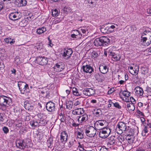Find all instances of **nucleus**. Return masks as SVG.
<instances>
[{"mask_svg":"<svg viewBox=\"0 0 151 151\" xmlns=\"http://www.w3.org/2000/svg\"><path fill=\"white\" fill-rule=\"evenodd\" d=\"M141 42L144 46L149 45L151 43V32L145 30L141 34Z\"/></svg>","mask_w":151,"mask_h":151,"instance_id":"nucleus-1","label":"nucleus"},{"mask_svg":"<svg viewBox=\"0 0 151 151\" xmlns=\"http://www.w3.org/2000/svg\"><path fill=\"white\" fill-rule=\"evenodd\" d=\"M110 40L107 37L102 36L96 38L94 41V45L96 46L107 45L109 42Z\"/></svg>","mask_w":151,"mask_h":151,"instance_id":"nucleus-2","label":"nucleus"},{"mask_svg":"<svg viewBox=\"0 0 151 151\" xmlns=\"http://www.w3.org/2000/svg\"><path fill=\"white\" fill-rule=\"evenodd\" d=\"M12 99L9 97L5 96H0V105L5 107H8L12 103Z\"/></svg>","mask_w":151,"mask_h":151,"instance_id":"nucleus-3","label":"nucleus"},{"mask_svg":"<svg viewBox=\"0 0 151 151\" xmlns=\"http://www.w3.org/2000/svg\"><path fill=\"white\" fill-rule=\"evenodd\" d=\"M31 143L27 139L18 140L16 141V146L21 149H24L25 148L30 147Z\"/></svg>","mask_w":151,"mask_h":151,"instance_id":"nucleus-4","label":"nucleus"},{"mask_svg":"<svg viewBox=\"0 0 151 151\" xmlns=\"http://www.w3.org/2000/svg\"><path fill=\"white\" fill-rule=\"evenodd\" d=\"M73 52L71 48L67 47L62 49L61 54L63 58L67 60L71 57Z\"/></svg>","mask_w":151,"mask_h":151,"instance_id":"nucleus-5","label":"nucleus"},{"mask_svg":"<svg viewBox=\"0 0 151 151\" xmlns=\"http://www.w3.org/2000/svg\"><path fill=\"white\" fill-rule=\"evenodd\" d=\"M97 129L94 127H89L85 129V133L87 136L90 137H93L96 134Z\"/></svg>","mask_w":151,"mask_h":151,"instance_id":"nucleus-6","label":"nucleus"},{"mask_svg":"<svg viewBox=\"0 0 151 151\" xmlns=\"http://www.w3.org/2000/svg\"><path fill=\"white\" fill-rule=\"evenodd\" d=\"M127 128V124L122 122H119L116 125V130L119 134L124 132Z\"/></svg>","mask_w":151,"mask_h":151,"instance_id":"nucleus-7","label":"nucleus"},{"mask_svg":"<svg viewBox=\"0 0 151 151\" xmlns=\"http://www.w3.org/2000/svg\"><path fill=\"white\" fill-rule=\"evenodd\" d=\"M110 129L108 128H103L99 133V135L100 137L105 139L111 133Z\"/></svg>","mask_w":151,"mask_h":151,"instance_id":"nucleus-8","label":"nucleus"},{"mask_svg":"<svg viewBox=\"0 0 151 151\" xmlns=\"http://www.w3.org/2000/svg\"><path fill=\"white\" fill-rule=\"evenodd\" d=\"M107 125V122L104 120H100L96 121L94 124V127L97 130L101 129L103 127Z\"/></svg>","mask_w":151,"mask_h":151,"instance_id":"nucleus-9","label":"nucleus"},{"mask_svg":"<svg viewBox=\"0 0 151 151\" xmlns=\"http://www.w3.org/2000/svg\"><path fill=\"white\" fill-rule=\"evenodd\" d=\"M18 86L22 94H24L25 90L29 87L27 84L23 82L19 81L18 83Z\"/></svg>","mask_w":151,"mask_h":151,"instance_id":"nucleus-10","label":"nucleus"},{"mask_svg":"<svg viewBox=\"0 0 151 151\" xmlns=\"http://www.w3.org/2000/svg\"><path fill=\"white\" fill-rule=\"evenodd\" d=\"M46 110L49 112H52L55 110V104L52 101H49L46 104Z\"/></svg>","mask_w":151,"mask_h":151,"instance_id":"nucleus-11","label":"nucleus"},{"mask_svg":"<svg viewBox=\"0 0 151 151\" xmlns=\"http://www.w3.org/2000/svg\"><path fill=\"white\" fill-rule=\"evenodd\" d=\"M22 17L21 13L19 12H12L9 15V18L13 21L17 20L20 19Z\"/></svg>","mask_w":151,"mask_h":151,"instance_id":"nucleus-12","label":"nucleus"},{"mask_svg":"<svg viewBox=\"0 0 151 151\" xmlns=\"http://www.w3.org/2000/svg\"><path fill=\"white\" fill-rule=\"evenodd\" d=\"M36 60L37 63L42 65H46L48 62L47 58L44 56L38 57L36 58Z\"/></svg>","mask_w":151,"mask_h":151,"instance_id":"nucleus-13","label":"nucleus"},{"mask_svg":"<svg viewBox=\"0 0 151 151\" xmlns=\"http://www.w3.org/2000/svg\"><path fill=\"white\" fill-rule=\"evenodd\" d=\"M83 71L85 73L91 74L94 71L93 68L89 65H84L82 68Z\"/></svg>","mask_w":151,"mask_h":151,"instance_id":"nucleus-14","label":"nucleus"},{"mask_svg":"<svg viewBox=\"0 0 151 151\" xmlns=\"http://www.w3.org/2000/svg\"><path fill=\"white\" fill-rule=\"evenodd\" d=\"M124 132L126 135H128L131 136L132 137V135H134L135 134H137L138 133V129H132L130 128L129 127H127V128L124 131Z\"/></svg>","mask_w":151,"mask_h":151,"instance_id":"nucleus-15","label":"nucleus"},{"mask_svg":"<svg viewBox=\"0 0 151 151\" xmlns=\"http://www.w3.org/2000/svg\"><path fill=\"white\" fill-rule=\"evenodd\" d=\"M72 33L71 35V37L76 39L80 38L82 36L81 31L78 30H73L71 31Z\"/></svg>","mask_w":151,"mask_h":151,"instance_id":"nucleus-16","label":"nucleus"},{"mask_svg":"<svg viewBox=\"0 0 151 151\" xmlns=\"http://www.w3.org/2000/svg\"><path fill=\"white\" fill-rule=\"evenodd\" d=\"M68 133L65 131H63L62 132L60 135V140L61 142L64 144L66 142L68 139Z\"/></svg>","mask_w":151,"mask_h":151,"instance_id":"nucleus-17","label":"nucleus"},{"mask_svg":"<svg viewBox=\"0 0 151 151\" xmlns=\"http://www.w3.org/2000/svg\"><path fill=\"white\" fill-rule=\"evenodd\" d=\"M99 70L102 73L104 74L108 71L109 67L104 64L101 63L99 65Z\"/></svg>","mask_w":151,"mask_h":151,"instance_id":"nucleus-18","label":"nucleus"},{"mask_svg":"<svg viewBox=\"0 0 151 151\" xmlns=\"http://www.w3.org/2000/svg\"><path fill=\"white\" fill-rule=\"evenodd\" d=\"M134 91L137 96L138 97L142 96L143 93V89L139 86H136L134 89Z\"/></svg>","mask_w":151,"mask_h":151,"instance_id":"nucleus-19","label":"nucleus"},{"mask_svg":"<svg viewBox=\"0 0 151 151\" xmlns=\"http://www.w3.org/2000/svg\"><path fill=\"white\" fill-rule=\"evenodd\" d=\"M129 73L133 75H136L137 74L139 71V67L136 66L134 68L133 67L131 66L128 68Z\"/></svg>","mask_w":151,"mask_h":151,"instance_id":"nucleus-20","label":"nucleus"},{"mask_svg":"<svg viewBox=\"0 0 151 151\" xmlns=\"http://www.w3.org/2000/svg\"><path fill=\"white\" fill-rule=\"evenodd\" d=\"M83 93L86 96H90L95 93L94 90L91 88H86L83 89Z\"/></svg>","mask_w":151,"mask_h":151,"instance_id":"nucleus-21","label":"nucleus"},{"mask_svg":"<svg viewBox=\"0 0 151 151\" xmlns=\"http://www.w3.org/2000/svg\"><path fill=\"white\" fill-rule=\"evenodd\" d=\"M63 65L61 63H56L54 67V70L56 71H61L63 70Z\"/></svg>","mask_w":151,"mask_h":151,"instance_id":"nucleus-22","label":"nucleus"},{"mask_svg":"<svg viewBox=\"0 0 151 151\" xmlns=\"http://www.w3.org/2000/svg\"><path fill=\"white\" fill-rule=\"evenodd\" d=\"M24 106L27 110L31 111L33 109V106L28 101H25L24 103Z\"/></svg>","mask_w":151,"mask_h":151,"instance_id":"nucleus-23","label":"nucleus"},{"mask_svg":"<svg viewBox=\"0 0 151 151\" xmlns=\"http://www.w3.org/2000/svg\"><path fill=\"white\" fill-rule=\"evenodd\" d=\"M72 114L76 115L82 114L84 113V110L83 108L76 109L72 111Z\"/></svg>","mask_w":151,"mask_h":151,"instance_id":"nucleus-24","label":"nucleus"},{"mask_svg":"<svg viewBox=\"0 0 151 151\" xmlns=\"http://www.w3.org/2000/svg\"><path fill=\"white\" fill-rule=\"evenodd\" d=\"M88 119V115L87 114H85L83 115L79 116L78 120L80 123H83L86 122Z\"/></svg>","mask_w":151,"mask_h":151,"instance_id":"nucleus-25","label":"nucleus"},{"mask_svg":"<svg viewBox=\"0 0 151 151\" xmlns=\"http://www.w3.org/2000/svg\"><path fill=\"white\" fill-rule=\"evenodd\" d=\"M46 27H39L36 30V33L39 35L44 33L46 31Z\"/></svg>","mask_w":151,"mask_h":151,"instance_id":"nucleus-26","label":"nucleus"},{"mask_svg":"<svg viewBox=\"0 0 151 151\" xmlns=\"http://www.w3.org/2000/svg\"><path fill=\"white\" fill-rule=\"evenodd\" d=\"M5 42L7 43H10L11 45L14 44L15 41L14 39H12L10 37L6 38L4 39Z\"/></svg>","mask_w":151,"mask_h":151,"instance_id":"nucleus-27","label":"nucleus"},{"mask_svg":"<svg viewBox=\"0 0 151 151\" xmlns=\"http://www.w3.org/2000/svg\"><path fill=\"white\" fill-rule=\"evenodd\" d=\"M67 109L70 110L72 108L73 103L70 101H67L65 103Z\"/></svg>","mask_w":151,"mask_h":151,"instance_id":"nucleus-28","label":"nucleus"},{"mask_svg":"<svg viewBox=\"0 0 151 151\" xmlns=\"http://www.w3.org/2000/svg\"><path fill=\"white\" fill-rule=\"evenodd\" d=\"M85 5L87 8H92L96 6V3L92 1H87L85 3Z\"/></svg>","mask_w":151,"mask_h":151,"instance_id":"nucleus-29","label":"nucleus"},{"mask_svg":"<svg viewBox=\"0 0 151 151\" xmlns=\"http://www.w3.org/2000/svg\"><path fill=\"white\" fill-rule=\"evenodd\" d=\"M116 137H110L109 139V141L108 143V145H112L115 144Z\"/></svg>","mask_w":151,"mask_h":151,"instance_id":"nucleus-30","label":"nucleus"},{"mask_svg":"<svg viewBox=\"0 0 151 151\" xmlns=\"http://www.w3.org/2000/svg\"><path fill=\"white\" fill-rule=\"evenodd\" d=\"M39 122L38 120H33L30 122V124L33 128H35L39 125Z\"/></svg>","mask_w":151,"mask_h":151,"instance_id":"nucleus-31","label":"nucleus"},{"mask_svg":"<svg viewBox=\"0 0 151 151\" xmlns=\"http://www.w3.org/2000/svg\"><path fill=\"white\" fill-rule=\"evenodd\" d=\"M132 103L127 104V106L129 110L130 111H132L135 109V107Z\"/></svg>","mask_w":151,"mask_h":151,"instance_id":"nucleus-32","label":"nucleus"},{"mask_svg":"<svg viewBox=\"0 0 151 151\" xmlns=\"http://www.w3.org/2000/svg\"><path fill=\"white\" fill-rule=\"evenodd\" d=\"M120 93L122 94L124 97H129L130 95V93L127 90L121 91L120 92Z\"/></svg>","mask_w":151,"mask_h":151,"instance_id":"nucleus-33","label":"nucleus"},{"mask_svg":"<svg viewBox=\"0 0 151 151\" xmlns=\"http://www.w3.org/2000/svg\"><path fill=\"white\" fill-rule=\"evenodd\" d=\"M53 144V139L52 138L50 137L47 141V145L49 148H51L52 147V145Z\"/></svg>","mask_w":151,"mask_h":151,"instance_id":"nucleus-34","label":"nucleus"},{"mask_svg":"<svg viewBox=\"0 0 151 151\" xmlns=\"http://www.w3.org/2000/svg\"><path fill=\"white\" fill-rule=\"evenodd\" d=\"M76 142L74 138H72L69 141L68 147H71L72 146L74 145L76 143Z\"/></svg>","mask_w":151,"mask_h":151,"instance_id":"nucleus-35","label":"nucleus"},{"mask_svg":"<svg viewBox=\"0 0 151 151\" xmlns=\"http://www.w3.org/2000/svg\"><path fill=\"white\" fill-rule=\"evenodd\" d=\"M94 114L95 116L98 117L99 116L100 114H101L102 112L100 109H97L96 110H94Z\"/></svg>","mask_w":151,"mask_h":151,"instance_id":"nucleus-36","label":"nucleus"},{"mask_svg":"<svg viewBox=\"0 0 151 151\" xmlns=\"http://www.w3.org/2000/svg\"><path fill=\"white\" fill-rule=\"evenodd\" d=\"M38 121L39 122V125L44 126L47 124L46 120L44 119H41L40 120H38Z\"/></svg>","mask_w":151,"mask_h":151,"instance_id":"nucleus-37","label":"nucleus"},{"mask_svg":"<svg viewBox=\"0 0 151 151\" xmlns=\"http://www.w3.org/2000/svg\"><path fill=\"white\" fill-rule=\"evenodd\" d=\"M114 61H117L119 60L120 59V57L119 55H115L111 58Z\"/></svg>","mask_w":151,"mask_h":151,"instance_id":"nucleus-38","label":"nucleus"},{"mask_svg":"<svg viewBox=\"0 0 151 151\" xmlns=\"http://www.w3.org/2000/svg\"><path fill=\"white\" fill-rule=\"evenodd\" d=\"M72 92L74 95L76 96L80 95L77 89L75 87H73L72 89Z\"/></svg>","mask_w":151,"mask_h":151,"instance_id":"nucleus-39","label":"nucleus"},{"mask_svg":"<svg viewBox=\"0 0 151 151\" xmlns=\"http://www.w3.org/2000/svg\"><path fill=\"white\" fill-rule=\"evenodd\" d=\"M100 29L101 32L104 33H108V32L109 31L108 30H109V27L106 28L105 27H101Z\"/></svg>","mask_w":151,"mask_h":151,"instance_id":"nucleus-40","label":"nucleus"},{"mask_svg":"<svg viewBox=\"0 0 151 151\" xmlns=\"http://www.w3.org/2000/svg\"><path fill=\"white\" fill-rule=\"evenodd\" d=\"M115 28H118V25L117 24H114V25H112L111 26H110L109 28V32H112L113 31V29Z\"/></svg>","mask_w":151,"mask_h":151,"instance_id":"nucleus-41","label":"nucleus"},{"mask_svg":"<svg viewBox=\"0 0 151 151\" xmlns=\"http://www.w3.org/2000/svg\"><path fill=\"white\" fill-rule=\"evenodd\" d=\"M59 14V12L56 9L54 10L52 12V14L53 16L54 17H56V16L58 15Z\"/></svg>","mask_w":151,"mask_h":151,"instance_id":"nucleus-42","label":"nucleus"},{"mask_svg":"<svg viewBox=\"0 0 151 151\" xmlns=\"http://www.w3.org/2000/svg\"><path fill=\"white\" fill-rule=\"evenodd\" d=\"M76 136L79 138L82 139L83 138V134L81 132H78L77 133Z\"/></svg>","mask_w":151,"mask_h":151,"instance_id":"nucleus-43","label":"nucleus"},{"mask_svg":"<svg viewBox=\"0 0 151 151\" xmlns=\"http://www.w3.org/2000/svg\"><path fill=\"white\" fill-rule=\"evenodd\" d=\"M19 3L21 6H24L26 5L27 1L25 0H21L19 1Z\"/></svg>","mask_w":151,"mask_h":151,"instance_id":"nucleus-44","label":"nucleus"},{"mask_svg":"<svg viewBox=\"0 0 151 151\" xmlns=\"http://www.w3.org/2000/svg\"><path fill=\"white\" fill-rule=\"evenodd\" d=\"M98 56V54L95 51H93L91 53V57L92 58H96Z\"/></svg>","mask_w":151,"mask_h":151,"instance_id":"nucleus-45","label":"nucleus"},{"mask_svg":"<svg viewBox=\"0 0 151 151\" xmlns=\"http://www.w3.org/2000/svg\"><path fill=\"white\" fill-rule=\"evenodd\" d=\"M78 147L79 148V150L80 151H83L84 150V147L83 144H81L79 142H78Z\"/></svg>","mask_w":151,"mask_h":151,"instance_id":"nucleus-46","label":"nucleus"},{"mask_svg":"<svg viewBox=\"0 0 151 151\" xmlns=\"http://www.w3.org/2000/svg\"><path fill=\"white\" fill-rule=\"evenodd\" d=\"M126 139L129 141H130V142H132L133 141V135H132V137H131V136L129 135H126Z\"/></svg>","mask_w":151,"mask_h":151,"instance_id":"nucleus-47","label":"nucleus"},{"mask_svg":"<svg viewBox=\"0 0 151 151\" xmlns=\"http://www.w3.org/2000/svg\"><path fill=\"white\" fill-rule=\"evenodd\" d=\"M101 75V74H100L99 73H96L95 75L94 76L95 78L97 79L101 78V79L103 80L104 79V77H102Z\"/></svg>","mask_w":151,"mask_h":151,"instance_id":"nucleus-48","label":"nucleus"},{"mask_svg":"<svg viewBox=\"0 0 151 151\" xmlns=\"http://www.w3.org/2000/svg\"><path fill=\"white\" fill-rule=\"evenodd\" d=\"M81 31L83 33L85 34L86 35L87 33H88V30L86 28L84 27H81Z\"/></svg>","mask_w":151,"mask_h":151,"instance_id":"nucleus-49","label":"nucleus"},{"mask_svg":"<svg viewBox=\"0 0 151 151\" xmlns=\"http://www.w3.org/2000/svg\"><path fill=\"white\" fill-rule=\"evenodd\" d=\"M63 10L65 12H70L71 11V8L68 6L65 7L63 9Z\"/></svg>","mask_w":151,"mask_h":151,"instance_id":"nucleus-50","label":"nucleus"},{"mask_svg":"<svg viewBox=\"0 0 151 151\" xmlns=\"http://www.w3.org/2000/svg\"><path fill=\"white\" fill-rule=\"evenodd\" d=\"M115 140L116 143V142H118L119 143H120V144L121 145V144L122 141V140L121 137L119 136L118 137L116 138V139H115Z\"/></svg>","mask_w":151,"mask_h":151,"instance_id":"nucleus-51","label":"nucleus"},{"mask_svg":"<svg viewBox=\"0 0 151 151\" xmlns=\"http://www.w3.org/2000/svg\"><path fill=\"white\" fill-rule=\"evenodd\" d=\"M14 63L17 65H18L20 64L21 63V61L20 59L18 58H15Z\"/></svg>","mask_w":151,"mask_h":151,"instance_id":"nucleus-52","label":"nucleus"},{"mask_svg":"<svg viewBox=\"0 0 151 151\" xmlns=\"http://www.w3.org/2000/svg\"><path fill=\"white\" fill-rule=\"evenodd\" d=\"M4 116L3 114L1 113H0V123H2L4 120Z\"/></svg>","mask_w":151,"mask_h":151,"instance_id":"nucleus-53","label":"nucleus"},{"mask_svg":"<svg viewBox=\"0 0 151 151\" xmlns=\"http://www.w3.org/2000/svg\"><path fill=\"white\" fill-rule=\"evenodd\" d=\"M114 106L115 107L118 108V109H120L122 107L119 105V103L118 102H115L114 104Z\"/></svg>","mask_w":151,"mask_h":151,"instance_id":"nucleus-54","label":"nucleus"},{"mask_svg":"<svg viewBox=\"0 0 151 151\" xmlns=\"http://www.w3.org/2000/svg\"><path fill=\"white\" fill-rule=\"evenodd\" d=\"M3 130L4 133L6 134L8 133L9 131V129L6 127H4L3 128Z\"/></svg>","mask_w":151,"mask_h":151,"instance_id":"nucleus-55","label":"nucleus"},{"mask_svg":"<svg viewBox=\"0 0 151 151\" xmlns=\"http://www.w3.org/2000/svg\"><path fill=\"white\" fill-rule=\"evenodd\" d=\"M147 122H145V124H146V125H145V126H147V127L148 128H151V123L149 122V120L148 119H147Z\"/></svg>","mask_w":151,"mask_h":151,"instance_id":"nucleus-56","label":"nucleus"},{"mask_svg":"<svg viewBox=\"0 0 151 151\" xmlns=\"http://www.w3.org/2000/svg\"><path fill=\"white\" fill-rule=\"evenodd\" d=\"M4 66L2 60L0 59V70L3 69L4 68Z\"/></svg>","mask_w":151,"mask_h":151,"instance_id":"nucleus-57","label":"nucleus"},{"mask_svg":"<svg viewBox=\"0 0 151 151\" xmlns=\"http://www.w3.org/2000/svg\"><path fill=\"white\" fill-rule=\"evenodd\" d=\"M100 148H99L100 150L99 151H107L108 150L107 148L104 146L100 147Z\"/></svg>","mask_w":151,"mask_h":151,"instance_id":"nucleus-58","label":"nucleus"},{"mask_svg":"<svg viewBox=\"0 0 151 151\" xmlns=\"http://www.w3.org/2000/svg\"><path fill=\"white\" fill-rule=\"evenodd\" d=\"M145 127L142 131L143 132H144L145 134L147 133L148 132V128L147 127V126H145V125H144Z\"/></svg>","mask_w":151,"mask_h":151,"instance_id":"nucleus-59","label":"nucleus"},{"mask_svg":"<svg viewBox=\"0 0 151 151\" xmlns=\"http://www.w3.org/2000/svg\"><path fill=\"white\" fill-rule=\"evenodd\" d=\"M113 88H111L108 91V93L109 94H111L114 91V90Z\"/></svg>","mask_w":151,"mask_h":151,"instance_id":"nucleus-60","label":"nucleus"},{"mask_svg":"<svg viewBox=\"0 0 151 151\" xmlns=\"http://www.w3.org/2000/svg\"><path fill=\"white\" fill-rule=\"evenodd\" d=\"M81 104V102L80 101H79L78 100H77V101H76L74 103V105L75 106H76L78 105H79L80 104Z\"/></svg>","mask_w":151,"mask_h":151,"instance_id":"nucleus-61","label":"nucleus"},{"mask_svg":"<svg viewBox=\"0 0 151 151\" xmlns=\"http://www.w3.org/2000/svg\"><path fill=\"white\" fill-rule=\"evenodd\" d=\"M145 91L147 92H151V88L147 86L146 88Z\"/></svg>","mask_w":151,"mask_h":151,"instance_id":"nucleus-62","label":"nucleus"},{"mask_svg":"<svg viewBox=\"0 0 151 151\" xmlns=\"http://www.w3.org/2000/svg\"><path fill=\"white\" fill-rule=\"evenodd\" d=\"M147 11L148 14H151V6L147 9Z\"/></svg>","mask_w":151,"mask_h":151,"instance_id":"nucleus-63","label":"nucleus"},{"mask_svg":"<svg viewBox=\"0 0 151 151\" xmlns=\"http://www.w3.org/2000/svg\"><path fill=\"white\" fill-rule=\"evenodd\" d=\"M147 148L151 149V142H147Z\"/></svg>","mask_w":151,"mask_h":151,"instance_id":"nucleus-64","label":"nucleus"}]
</instances>
